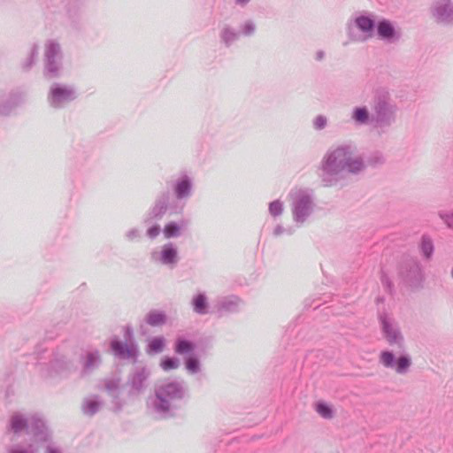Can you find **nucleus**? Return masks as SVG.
Here are the masks:
<instances>
[{"mask_svg": "<svg viewBox=\"0 0 453 453\" xmlns=\"http://www.w3.org/2000/svg\"><path fill=\"white\" fill-rule=\"evenodd\" d=\"M366 168L353 142H342L327 150L321 160L320 180L324 187L344 186L347 175H357Z\"/></svg>", "mask_w": 453, "mask_h": 453, "instance_id": "nucleus-1", "label": "nucleus"}, {"mask_svg": "<svg viewBox=\"0 0 453 453\" xmlns=\"http://www.w3.org/2000/svg\"><path fill=\"white\" fill-rule=\"evenodd\" d=\"M346 33L350 42H365L374 35L386 43H397L402 39L400 28H396L394 23L385 18L375 19L372 12H361L348 19L346 23Z\"/></svg>", "mask_w": 453, "mask_h": 453, "instance_id": "nucleus-2", "label": "nucleus"}, {"mask_svg": "<svg viewBox=\"0 0 453 453\" xmlns=\"http://www.w3.org/2000/svg\"><path fill=\"white\" fill-rule=\"evenodd\" d=\"M188 396L183 380H168L155 388L154 395L147 400V408L157 418L166 419L174 416L178 403Z\"/></svg>", "mask_w": 453, "mask_h": 453, "instance_id": "nucleus-3", "label": "nucleus"}, {"mask_svg": "<svg viewBox=\"0 0 453 453\" xmlns=\"http://www.w3.org/2000/svg\"><path fill=\"white\" fill-rule=\"evenodd\" d=\"M372 126L382 132L391 127L397 120L398 105L388 88L379 87L374 89L372 103Z\"/></svg>", "mask_w": 453, "mask_h": 453, "instance_id": "nucleus-4", "label": "nucleus"}, {"mask_svg": "<svg viewBox=\"0 0 453 453\" xmlns=\"http://www.w3.org/2000/svg\"><path fill=\"white\" fill-rule=\"evenodd\" d=\"M289 197L293 220L297 226H302L314 211V191L309 188H296L290 191Z\"/></svg>", "mask_w": 453, "mask_h": 453, "instance_id": "nucleus-5", "label": "nucleus"}, {"mask_svg": "<svg viewBox=\"0 0 453 453\" xmlns=\"http://www.w3.org/2000/svg\"><path fill=\"white\" fill-rule=\"evenodd\" d=\"M74 370L73 362L65 354L55 352L48 363L40 365V372L46 379H65Z\"/></svg>", "mask_w": 453, "mask_h": 453, "instance_id": "nucleus-6", "label": "nucleus"}, {"mask_svg": "<svg viewBox=\"0 0 453 453\" xmlns=\"http://www.w3.org/2000/svg\"><path fill=\"white\" fill-rule=\"evenodd\" d=\"M379 322L383 338L388 344L400 351L405 349V340L398 322L388 313L379 314Z\"/></svg>", "mask_w": 453, "mask_h": 453, "instance_id": "nucleus-7", "label": "nucleus"}, {"mask_svg": "<svg viewBox=\"0 0 453 453\" xmlns=\"http://www.w3.org/2000/svg\"><path fill=\"white\" fill-rule=\"evenodd\" d=\"M63 53L60 44L50 40L44 47V76L50 79L57 78L62 70Z\"/></svg>", "mask_w": 453, "mask_h": 453, "instance_id": "nucleus-8", "label": "nucleus"}, {"mask_svg": "<svg viewBox=\"0 0 453 453\" xmlns=\"http://www.w3.org/2000/svg\"><path fill=\"white\" fill-rule=\"evenodd\" d=\"M398 276L403 282L410 287L420 286L423 280V271L420 262L417 258L406 257L398 266Z\"/></svg>", "mask_w": 453, "mask_h": 453, "instance_id": "nucleus-9", "label": "nucleus"}, {"mask_svg": "<svg viewBox=\"0 0 453 453\" xmlns=\"http://www.w3.org/2000/svg\"><path fill=\"white\" fill-rule=\"evenodd\" d=\"M76 98L77 92L73 86L58 82L50 86L47 97L49 104L55 109L63 108Z\"/></svg>", "mask_w": 453, "mask_h": 453, "instance_id": "nucleus-10", "label": "nucleus"}, {"mask_svg": "<svg viewBox=\"0 0 453 453\" xmlns=\"http://www.w3.org/2000/svg\"><path fill=\"white\" fill-rule=\"evenodd\" d=\"M380 364L387 368L394 370L397 374L404 375L412 365L411 357L408 353H402L395 357L391 350H382L379 356Z\"/></svg>", "mask_w": 453, "mask_h": 453, "instance_id": "nucleus-11", "label": "nucleus"}, {"mask_svg": "<svg viewBox=\"0 0 453 453\" xmlns=\"http://www.w3.org/2000/svg\"><path fill=\"white\" fill-rule=\"evenodd\" d=\"M150 370L146 366H136L129 373L127 386L129 388V395H139L146 390L149 386Z\"/></svg>", "mask_w": 453, "mask_h": 453, "instance_id": "nucleus-12", "label": "nucleus"}, {"mask_svg": "<svg viewBox=\"0 0 453 453\" xmlns=\"http://www.w3.org/2000/svg\"><path fill=\"white\" fill-rule=\"evenodd\" d=\"M171 188L178 201L186 202L193 195L194 180L186 172H181L177 178L172 181Z\"/></svg>", "mask_w": 453, "mask_h": 453, "instance_id": "nucleus-13", "label": "nucleus"}, {"mask_svg": "<svg viewBox=\"0 0 453 453\" xmlns=\"http://www.w3.org/2000/svg\"><path fill=\"white\" fill-rule=\"evenodd\" d=\"M150 260L173 269L179 262L178 250L173 242H167L161 247V250H152Z\"/></svg>", "mask_w": 453, "mask_h": 453, "instance_id": "nucleus-14", "label": "nucleus"}, {"mask_svg": "<svg viewBox=\"0 0 453 453\" xmlns=\"http://www.w3.org/2000/svg\"><path fill=\"white\" fill-rule=\"evenodd\" d=\"M170 194L167 191L161 192L155 199L153 204L146 213L143 223L146 225L159 221L167 212L169 208Z\"/></svg>", "mask_w": 453, "mask_h": 453, "instance_id": "nucleus-15", "label": "nucleus"}, {"mask_svg": "<svg viewBox=\"0 0 453 453\" xmlns=\"http://www.w3.org/2000/svg\"><path fill=\"white\" fill-rule=\"evenodd\" d=\"M430 12L436 23L453 24V0H434Z\"/></svg>", "mask_w": 453, "mask_h": 453, "instance_id": "nucleus-16", "label": "nucleus"}, {"mask_svg": "<svg viewBox=\"0 0 453 453\" xmlns=\"http://www.w3.org/2000/svg\"><path fill=\"white\" fill-rule=\"evenodd\" d=\"M81 375L88 376L102 365V355L97 349H88L80 356Z\"/></svg>", "mask_w": 453, "mask_h": 453, "instance_id": "nucleus-17", "label": "nucleus"}, {"mask_svg": "<svg viewBox=\"0 0 453 453\" xmlns=\"http://www.w3.org/2000/svg\"><path fill=\"white\" fill-rule=\"evenodd\" d=\"M111 349L114 356L119 359H132L134 362H135L139 355L138 347L133 342L129 343H124L117 339H114L111 342Z\"/></svg>", "mask_w": 453, "mask_h": 453, "instance_id": "nucleus-18", "label": "nucleus"}, {"mask_svg": "<svg viewBox=\"0 0 453 453\" xmlns=\"http://www.w3.org/2000/svg\"><path fill=\"white\" fill-rule=\"evenodd\" d=\"M27 433L31 434L36 441H42L43 444L51 441L50 439V434L48 431L44 420L37 415L29 416V426Z\"/></svg>", "mask_w": 453, "mask_h": 453, "instance_id": "nucleus-19", "label": "nucleus"}, {"mask_svg": "<svg viewBox=\"0 0 453 453\" xmlns=\"http://www.w3.org/2000/svg\"><path fill=\"white\" fill-rule=\"evenodd\" d=\"M241 303V299L236 296H224L217 301V311L220 316L234 313L240 310Z\"/></svg>", "mask_w": 453, "mask_h": 453, "instance_id": "nucleus-20", "label": "nucleus"}, {"mask_svg": "<svg viewBox=\"0 0 453 453\" xmlns=\"http://www.w3.org/2000/svg\"><path fill=\"white\" fill-rule=\"evenodd\" d=\"M28 426L29 416L15 412L10 417L7 429L15 434H19L25 431L27 433Z\"/></svg>", "mask_w": 453, "mask_h": 453, "instance_id": "nucleus-21", "label": "nucleus"}, {"mask_svg": "<svg viewBox=\"0 0 453 453\" xmlns=\"http://www.w3.org/2000/svg\"><path fill=\"white\" fill-rule=\"evenodd\" d=\"M103 405L104 401L101 397L92 395L83 399L81 409L85 416L92 417L101 410Z\"/></svg>", "mask_w": 453, "mask_h": 453, "instance_id": "nucleus-22", "label": "nucleus"}, {"mask_svg": "<svg viewBox=\"0 0 453 453\" xmlns=\"http://www.w3.org/2000/svg\"><path fill=\"white\" fill-rule=\"evenodd\" d=\"M219 36L220 42L224 44L225 47L228 48L239 40L240 32L230 25L225 24L220 28Z\"/></svg>", "mask_w": 453, "mask_h": 453, "instance_id": "nucleus-23", "label": "nucleus"}, {"mask_svg": "<svg viewBox=\"0 0 453 453\" xmlns=\"http://www.w3.org/2000/svg\"><path fill=\"white\" fill-rule=\"evenodd\" d=\"M351 119L357 126H372V112L366 106H357L353 108Z\"/></svg>", "mask_w": 453, "mask_h": 453, "instance_id": "nucleus-24", "label": "nucleus"}, {"mask_svg": "<svg viewBox=\"0 0 453 453\" xmlns=\"http://www.w3.org/2000/svg\"><path fill=\"white\" fill-rule=\"evenodd\" d=\"M25 99L23 92H13L10 95L7 102L0 99V115H8L12 108L21 104Z\"/></svg>", "mask_w": 453, "mask_h": 453, "instance_id": "nucleus-25", "label": "nucleus"}, {"mask_svg": "<svg viewBox=\"0 0 453 453\" xmlns=\"http://www.w3.org/2000/svg\"><path fill=\"white\" fill-rule=\"evenodd\" d=\"M191 307L193 311L198 315H206L209 313V302L205 293H198L191 299Z\"/></svg>", "mask_w": 453, "mask_h": 453, "instance_id": "nucleus-26", "label": "nucleus"}, {"mask_svg": "<svg viewBox=\"0 0 453 453\" xmlns=\"http://www.w3.org/2000/svg\"><path fill=\"white\" fill-rule=\"evenodd\" d=\"M418 250L426 260H431L434 253V240L429 234H423L418 243Z\"/></svg>", "mask_w": 453, "mask_h": 453, "instance_id": "nucleus-27", "label": "nucleus"}, {"mask_svg": "<svg viewBox=\"0 0 453 453\" xmlns=\"http://www.w3.org/2000/svg\"><path fill=\"white\" fill-rule=\"evenodd\" d=\"M174 352L178 355H193L192 353L196 349V344L183 337H178L174 342L173 346Z\"/></svg>", "mask_w": 453, "mask_h": 453, "instance_id": "nucleus-28", "label": "nucleus"}, {"mask_svg": "<svg viewBox=\"0 0 453 453\" xmlns=\"http://www.w3.org/2000/svg\"><path fill=\"white\" fill-rule=\"evenodd\" d=\"M187 225V221L180 220V223L171 221L167 223L163 228V234L166 239L177 238L181 234V227Z\"/></svg>", "mask_w": 453, "mask_h": 453, "instance_id": "nucleus-29", "label": "nucleus"}, {"mask_svg": "<svg viewBox=\"0 0 453 453\" xmlns=\"http://www.w3.org/2000/svg\"><path fill=\"white\" fill-rule=\"evenodd\" d=\"M184 365L188 373L194 375L201 371V362L195 355H188L184 357Z\"/></svg>", "mask_w": 453, "mask_h": 453, "instance_id": "nucleus-30", "label": "nucleus"}, {"mask_svg": "<svg viewBox=\"0 0 453 453\" xmlns=\"http://www.w3.org/2000/svg\"><path fill=\"white\" fill-rule=\"evenodd\" d=\"M145 321L151 326H159L166 322V316L163 311H151L146 315Z\"/></svg>", "mask_w": 453, "mask_h": 453, "instance_id": "nucleus-31", "label": "nucleus"}, {"mask_svg": "<svg viewBox=\"0 0 453 453\" xmlns=\"http://www.w3.org/2000/svg\"><path fill=\"white\" fill-rule=\"evenodd\" d=\"M38 58V46L36 44H33L27 53V57L21 63V68L23 71H29L33 65L35 64Z\"/></svg>", "mask_w": 453, "mask_h": 453, "instance_id": "nucleus-32", "label": "nucleus"}, {"mask_svg": "<svg viewBox=\"0 0 453 453\" xmlns=\"http://www.w3.org/2000/svg\"><path fill=\"white\" fill-rule=\"evenodd\" d=\"M165 345V340L163 336L152 338L148 345L149 353H160L163 351Z\"/></svg>", "mask_w": 453, "mask_h": 453, "instance_id": "nucleus-33", "label": "nucleus"}, {"mask_svg": "<svg viewBox=\"0 0 453 453\" xmlns=\"http://www.w3.org/2000/svg\"><path fill=\"white\" fill-rule=\"evenodd\" d=\"M437 215L445 226L453 231V208L451 210H439Z\"/></svg>", "mask_w": 453, "mask_h": 453, "instance_id": "nucleus-34", "label": "nucleus"}, {"mask_svg": "<svg viewBox=\"0 0 453 453\" xmlns=\"http://www.w3.org/2000/svg\"><path fill=\"white\" fill-rule=\"evenodd\" d=\"M104 388L108 395H113L119 391L120 379L119 378H110L104 380Z\"/></svg>", "mask_w": 453, "mask_h": 453, "instance_id": "nucleus-35", "label": "nucleus"}, {"mask_svg": "<svg viewBox=\"0 0 453 453\" xmlns=\"http://www.w3.org/2000/svg\"><path fill=\"white\" fill-rule=\"evenodd\" d=\"M180 366V360L174 357H165L160 362V367L167 372L177 369Z\"/></svg>", "mask_w": 453, "mask_h": 453, "instance_id": "nucleus-36", "label": "nucleus"}, {"mask_svg": "<svg viewBox=\"0 0 453 453\" xmlns=\"http://www.w3.org/2000/svg\"><path fill=\"white\" fill-rule=\"evenodd\" d=\"M316 411L324 418L331 419L334 417V411L330 405L324 402H319L316 404Z\"/></svg>", "mask_w": 453, "mask_h": 453, "instance_id": "nucleus-37", "label": "nucleus"}, {"mask_svg": "<svg viewBox=\"0 0 453 453\" xmlns=\"http://www.w3.org/2000/svg\"><path fill=\"white\" fill-rule=\"evenodd\" d=\"M257 29V26L255 22L251 19L246 20L240 27V35H242L244 36H251L255 34Z\"/></svg>", "mask_w": 453, "mask_h": 453, "instance_id": "nucleus-38", "label": "nucleus"}, {"mask_svg": "<svg viewBox=\"0 0 453 453\" xmlns=\"http://www.w3.org/2000/svg\"><path fill=\"white\" fill-rule=\"evenodd\" d=\"M35 448L32 444H29L27 446H23L20 444H16L11 446L7 449V453H35Z\"/></svg>", "mask_w": 453, "mask_h": 453, "instance_id": "nucleus-39", "label": "nucleus"}, {"mask_svg": "<svg viewBox=\"0 0 453 453\" xmlns=\"http://www.w3.org/2000/svg\"><path fill=\"white\" fill-rule=\"evenodd\" d=\"M42 453H65V450L59 444L50 441L43 444Z\"/></svg>", "mask_w": 453, "mask_h": 453, "instance_id": "nucleus-40", "label": "nucleus"}, {"mask_svg": "<svg viewBox=\"0 0 453 453\" xmlns=\"http://www.w3.org/2000/svg\"><path fill=\"white\" fill-rule=\"evenodd\" d=\"M269 212L273 217L281 215L283 212V203L280 200H275L270 203Z\"/></svg>", "mask_w": 453, "mask_h": 453, "instance_id": "nucleus-41", "label": "nucleus"}, {"mask_svg": "<svg viewBox=\"0 0 453 453\" xmlns=\"http://www.w3.org/2000/svg\"><path fill=\"white\" fill-rule=\"evenodd\" d=\"M110 396L111 397L113 411L116 412L120 411L125 404L124 400L120 397V392L119 391L118 393L110 395Z\"/></svg>", "mask_w": 453, "mask_h": 453, "instance_id": "nucleus-42", "label": "nucleus"}, {"mask_svg": "<svg viewBox=\"0 0 453 453\" xmlns=\"http://www.w3.org/2000/svg\"><path fill=\"white\" fill-rule=\"evenodd\" d=\"M313 128L317 131H320L326 128L327 126V118L324 115H318L313 119Z\"/></svg>", "mask_w": 453, "mask_h": 453, "instance_id": "nucleus-43", "label": "nucleus"}, {"mask_svg": "<svg viewBox=\"0 0 453 453\" xmlns=\"http://www.w3.org/2000/svg\"><path fill=\"white\" fill-rule=\"evenodd\" d=\"M385 163V157L380 152H375L368 158V164L372 166L381 165Z\"/></svg>", "mask_w": 453, "mask_h": 453, "instance_id": "nucleus-44", "label": "nucleus"}, {"mask_svg": "<svg viewBox=\"0 0 453 453\" xmlns=\"http://www.w3.org/2000/svg\"><path fill=\"white\" fill-rule=\"evenodd\" d=\"M380 280L385 290L391 294L394 289V285L389 277L383 271L381 272Z\"/></svg>", "mask_w": 453, "mask_h": 453, "instance_id": "nucleus-45", "label": "nucleus"}, {"mask_svg": "<svg viewBox=\"0 0 453 453\" xmlns=\"http://www.w3.org/2000/svg\"><path fill=\"white\" fill-rule=\"evenodd\" d=\"M160 232V226L158 224H153L150 227L147 229L146 235L148 238L154 240L159 235Z\"/></svg>", "mask_w": 453, "mask_h": 453, "instance_id": "nucleus-46", "label": "nucleus"}, {"mask_svg": "<svg viewBox=\"0 0 453 453\" xmlns=\"http://www.w3.org/2000/svg\"><path fill=\"white\" fill-rule=\"evenodd\" d=\"M294 232H295V229H294L293 227H288V228H285V227H283L282 226L278 225V226L274 228V230H273V234H274L275 236H280V235H281V234H288V235H291V234H294Z\"/></svg>", "mask_w": 453, "mask_h": 453, "instance_id": "nucleus-47", "label": "nucleus"}, {"mask_svg": "<svg viewBox=\"0 0 453 453\" xmlns=\"http://www.w3.org/2000/svg\"><path fill=\"white\" fill-rule=\"evenodd\" d=\"M140 235L141 233L137 228H131L125 234L126 238L131 242L140 238Z\"/></svg>", "mask_w": 453, "mask_h": 453, "instance_id": "nucleus-48", "label": "nucleus"}, {"mask_svg": "<svg viewBox=\"0 0 453 453\" xmlns=\"http://www.w3.org/2000/svg\"><path fill=\"white\" fill-rule=\"evenodd\" d=\"M325 58V52L322 50H319L315 54V59L317 61H322Z\"/></svg>", "mask_w": 453, "mask_h": 453, "instance_id": "nucleus-49", "label": "nucleus"}, {"mask_svg": "<svg viewBox=\"0 0 453 453\" xmlns=\"http://www.w3.org/2000/svg\"><path fill=\"white\" fill-rule=\"evenodd\" d=\"M250 2V0H234L235 4L242 7L246 6Z\"/></svg>", "mask_w": 453, "mask_h": 453, "instance_id": "nucleus-50", "label": "nucleus"}, {"mask_svg": "<svg viewBox=\"0 0 453 453\" xmlns=\"http://www.w3.org/2000/svg\"><path fill=\"white\" fill-rule=\"evenodd\" d=\"M132 329L130 327H127L125 334L126 339L130 338L132 336Z\"/></svg>", "mask_w": 453, "mask_h": 453, "instance_id": "nucleus-51", "label": "nucleus"}, {"mask_svg": "<svg viewBox=\"0 0 453 453\" xmlns=\"http://www.w3.org/2000/svg\"><path fill=\"white\" fill-rule=\"evenodd\" d=\"M450 277H451V279L453 280V266H452V269H451V271H450Z\"/></svg>", "mask_w": 453, "mask_h": 453, "instance_id": "nucleus-52", "label": "nucleus"}]
</instances>
